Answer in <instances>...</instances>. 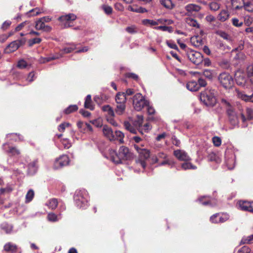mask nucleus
I'll list each match as a JSON object with an SVG mask.
<instances>
[{"label": "nucleus", "mask_w": 253, "mask_h": 253, "mask_svg": "<svg viewBox=\"0 0 253 253\" xmlns=\"http://www.w3.org/2000/svg\"><path fill=\"white\" fill-rule=\"evenodd\" d=\"M111 154V160L116 164H121L122 160H128L132 157V154L129 149L125 146L120 147L118 153L113 151Z\"/></svg>", "instance_id": "f257e3e1"}, {"label": "nucleus", "mask_w": 253, "mask_h": 253, "mask_svg": "<svg viewBox=\"0 0 253 253\" xmlns=\"http://www.w3.org/2000/svg\"><path fill=\"white\" fill-rule=\"evenodd\" d=\"M217 92L211 88H208L200 95V99L207 106H214L216 103Z\"/></svg>", "instance_id": "f03ea898"}, {"label": "nucleus", "mask_w": 253, "mask_h": 253, "mask_svg": "<svg viewBox=\"0 0 253 253\" xmlns=\"http://www.w3.org/2000/svg\"><path fill=\"white\" fill-rule=\"evenodd\" d=\"M133 147L139 154L136 163L144 169L146 166V160L150 157V151L145 148H141L138 144H134Z\"/></svg>", "instance_id": "7ed1b4c3"}, {"label": "nucleus", "mask_w": 253, "mask_h": 253, "mask_svg": "<svg viewBox=\"0 0 253 253\" xmlns=\"http://www.w3.org/2000/svg\"><path fill=\"white\" fill-rule=\"evenodd\" d=\"M218 80L220 84L226 89L231 88L234 84L232 77L228 73L223 72L219 74Z\"/></svg>", "instance_id": "20e7f679"}, {"label": "nucleus", "mask_w": 253, "mask_h": 253, "mask_svg": "<svg viewBox=\"0 0 253 253\" xmlns=\"http://www.w3.org/2000/svg\"><path fill=\"white\" fill-rule=\"evenodd\" d=\"M148 104L149 102L144 99L141 93H138L134 95L133 104L135 110L140 111Z\"/></svg>", "instance_id": "39448f33"}, {"label": "nucleus", "mask_w": 253, "mask_h": 253, "mask_svg": "<svg viewBox=\"0 0 253 253\" xmlns=\"http://www.w3.org/2000/svg\"><path fill=\"white\" fill-rule=\"evenodd\" d=\"M229 217L226 212H218L212 215L210 218V221L214 224L222 223L227 221Z\"/></svg>", "instance_id": "423d86ee"}, {"label": "nucleus", "mask_w": 253, "mask_h": 253, "mask_svg": "<svg viewBox=\"0 0 253 253\" xmlns=\"http://www.w3.org/2000/svg\"><path fill=\"white\" fill-rule=\"evenodd\" d=\"M186 55L188 58L196 65H199L203 62V55L199 52L193 50H187Z\"/></svg>", "instance_id": "0eeeda50"}, {"label": "nucleus", "mask_w": 253, "mask_h": 253, "mask_svg": "<svg viewBox=\"0 0 253 253\" xmlns=\"http://www.w3.org/2000/svg\"><path fill=\"white\" fill-rule=\"evenodd\" d=\"M25 39L23 38L19 40L12 42L5 48L4 52L6 53H10L16 51L20 46L25 44Z\"/></svg>", "instance_id": "6e6552de"}, {"label": "nucleus", "mask_w": 253, "mask_h": 253, "mask_svg": "<svg viewBox=\"0 0 253 253\" xmlns=\"http://www.w3.org/2000/svg\"><path fill=\"white\" fill-rule=\"evenodd\" d=\"M77 19V16L73 13H69L60 16L58 20L62 23L65 28L72 26L71 23Z\"/></svg>", "instance_id": "1a4fd4ad"}, {"label": "nucleus", "mask_w": 253, "mask_h": 253, "mask_svg": "<svg viewBox=\"0 0 253 253\" xmlns=\"http://www.w3.org/2000/svg\"><path fill=\"white\" fill-rule=\"evenodd\" d=\"M70 162L69 158L67 155H63L56 159L54 163V169H58L67 166Z\"/></svg>", "instance_id": "9d476101"}, {"label": "nucleus", "mask_w": 253, "mask_h": 253, "mask_svg": "<svg viewBox=\"0 0 253 253\" xmlns=\"http://www.w3.org/2000/svg\"><path fill=\"white\" fill-rule=\"evenodd\" d=\"M227 114L230 124L234 126H238L239 122L236 113L233 109L229 108L227 110Z\"/></svg>", "instance_id": "9b49d317"}, {"label": "nucleus", "mask_w": 253, "mask_h": 253, "mask_svg": "<svg viewBox=\"0 0 253 253\" xmlns=\"http://www.w3.org/2000/svg\"><path fill=\"white\" fill-rule=\"evenodd\" d=\"M238 204L241 210L253 212V202L241 200Z\"/></svg>", "instance_id": "f8f14e48"}, {"label": "nucleus", "mask_w": 253, "mask_h": 253, "mask_svg": "<svg viewBox=\"0 0 253 253\" xmlns=\"http://www.w3.org/2000/svg\"><path fill=\"white\" fill-rule=\"evenodd\" d=\"M174 155L180 161L188 162L191 160V158L187 154L181 150H175Z\"/></svg>", "instance_id": "ddd939ff"}, {"label": "nucleus", "mask_w": 253, "mask_h": 253, "mask_svg": "<svg viewBox=\"0 0 253 253\" xmlns=\"http://www.w3.org/2000/svg\"><path fill=\"white\" fill-rule=\"evenodd\" d=\"M35 28L37 30H43L47 32H50L52 29L50 26L45 25L44 21L40 19L36 22Z\"/></svg>", "instance_id": "4468645a"}, {"label": "nucleus", "mask_w": 253, "mask_h": 253, "mask_svg": "<svg viewBox=\"0 0 253 253\" xmlns=\"http://www.w3.org/2000/svg\"><path fill=\"white\" fill-rule=\"evenodd\" d=\"M236 92L237 96L239 98L246 101L253 103V93L251 95L246 94L244 92L240 91L239 89H236Z\"/></svg>", "instance_id": "2eb2a0df"}, {"label": "nucleus", "mask_w": 253, "mask_h": 253, "mask_svg": "<svg viewBox=\"0 0 253 253\" xmlns=\"http://www.w3.org/2000/svg\"><path fill=\"white\" fill-rule=\"evenodd\" d=\"M103 132L104 135L110 141L115 140V136L111 127L107 126H104L103 128Z\"/></svg>", "instance_id": "dca6fc26"}, {"label": "nucleus", "mask_w": 253, "mask_h": 253, "mask_svg": "<svg viewBox=\"0 0 253 253\" xmlns=\"http://www.w3.org/2000/svg\"><path fill=\"white\" fill-rule=\"evenodd\" d=\"M246 112V116L243 113H241V118L243 123H245L247 121H250L253 119V110L252 109L247 108Z\"/></svg>", "instance_id": "f3484780"}, {"label": "nucleus", "mask_w": 253, "mask_h": 253, "mask_svg": "<svg viewBox=\"0 0 253 253\" xmlns=\"http://www.w3.org/2000/svg\"><path fill=\"white\" fill-rule=\"evenodd\" d=\"M4 250L8 253H15L17 250V246L11 242L5 244L3 247Z\"/></svg>", "instance_id": "a211bd4d"}, {"label": "nucleus", "mask_w": 253, "mask_h": 253, "mask_svg": "<svg viewBox=\"0 0 253 253\" xmlns=\"http://www.w3.org/2000/svg\"><path fill=\"white\" fill-rule=\"evenodd\" d=\"M185 10L189 13L198 12L201 9V7L197 4L190 3L185 6Z\"/></svg>", "instance_id": "6ab92c4d"}, {"label": "nucleus", "mask_w": 253, "mask_h": 253, "mask_svg": "<svg viewBox=\"0 0 253 253\" xmlns=\"http://www.w3.org/2000/svg\"><path fill=\"white\" fill-rule=\"evenodd\" d=\"M190 42L194 46L199 47L204 44L202 38L199 36H194L191 38Z\"/></svg>", "instance_id": "aec40b11"}, {"label": "nucleus", "mask_w": 253, "mask_h": 253, "mask_svg": "<svg viewBox=\"0 0 253 253\" xmlns=\"http://www.w3.org/2000/svg\"><path fill=\"white\" fill-rule=\"evenodd\" d=\"M38 161L37 160H35L28 164V169L29 173L33 174L37 171L38 169Z\"/></svg>", "instance_id": "412c9836"}, {"label": "nucleus", "mask_w": 253, "mask_h": 253, "mask_svg": "<svg viewBox=\"0 0 253 253\" xmlns=\"http://www.w3.org/2000/svg\"><path fill=\"white\" fill-rule=\"evenodd\" d=\"M117 104L126 103V98L125 93L118 92L115 97Z\"/></svg>", "instance_id": "4be33fe9"}, {"label": "nucleus", "mask_w": 253, "mask_h": 253, "mask_svg": "<svg viewBox=\"0 0 253 253\" xmlns=\"http://www.w3.org/2000/svg\"><path fill=\"white\" fill-rule=\"evenodd\" d=\"M207 158L209 161L215 162L217 164H219L221 162V160L220 157L213 152L209 153Z\"/></svg>", "instance_id": "5701e85b"}, {"label": "nucleus", "mask_w": 253, "mask_h": 253, "mask_svg": "<svg viewBox=\"0 0 253 253\" xmlns=\"http://www.w3.org/2000/svg\"><path fill=\"white\" fill-rule=\"evenodd\" d=\"M186 88L191 91H196L199 90V86L197 83L194 81H191L186 84Z\"/></svg>", "instance_id": "b1692460"}, {"label": "nucleus", "mask_w": 253, "mask_h": 253, "mask_svg": "<svg viewBox=\"0 0 253 253\" xmlns=\"http://www.w3.org/2000/svg\"><path fill=\"white\" fill-rule=\"evenodd\" d=\"M127 9L132 12L143 13L147 11L146 8L142 7H138L136 5H129Z\"/></svg>", "instance_id": "393cba45"}, {"label": "nucleus", "mask_w": 253, "mask_h": 253, "mask_svg": "<svg viewBox=\"0 0 253 253\" xmlns=\"http://www.w3.org/2000/svg\"><path fill=\"white\" fill-rule=\"evenodd\" d=\"M159 23H162V19H159L158 21H154L153 20L150 19H143L142 21V23L143 25L146 26H156L158 25L159 24Z\"/></svg>", "instance_id": "a878e982"}, {"label": "nucleus", "mask_w": 253, "mask_h": 253, "mask_svg": "<svg viewBox=\"0 0 253 253\" xmlns=\"http://www.w3.org/2000/svg\"><path fill=\"white\" fill-rule=\"evenodd\" d=\"M84 107L90 110H93L94 109V105H93L92 103L91 96L90 94H88L85 97Z\"/></svg>", "instance_id": "bb28decb"}, {"label": "nucleus", "mask_w": 253, "mask_h": 253, "mask_svg": "<svg viewBox=\"0 0 253 253\" xmlns=\"http://www.w3.org/2000/svg\"><path fill=\"white\" fill-rule=\"evenodd\" d=\"M246 55L242 52H237L235 56L233 58V60H235L237 63L243 62L246 59Z\"/></svg>", "instance_id": "cd10ccee"}, {"label": "nucleus", "mask_w": 253, "mask_h": 253, "mask_svg": "<svg viewBox=\"0 0 253 253\" xmlns=\"http://www.w3.org/2000/svg\"><path fill=\"white\" fill-rule=\"evenodd\" d=\"M229 17V14L228 11L222 10L219 14H218L217 18L221 22H224Z\"/></svg>", "instance_id": "c85d7f7f"}, {"label": "nucleus", "mask_w": 253, "mask_h": 253, "mask_svg": "<svg viewBox=\"0 0 253 253\" xmlns=\"http://www.w3.org/2000/svg\"><path fill=\"white\" fill-rule=\"evenodd\" d=\"M161 4L165 7L169 9H172L175 7V4L171 0H160Z\"/></svg>", "instance_id": "c756f323"}, {"label": "nucleus", "mask_w": 253, "mask_h": 253, "mask_svg": "<svg viewBox=\"0 0 253 253\" xmlns=\"http://www.w3.org/2000/svg\"><path fill=\"white\" fill-rule=\"evenodd\" d=\"M126 103L117 104L115 112L119 115L123 114L126 110Z\"/></svg>", "instance_id": "7c9ffc66"}, {"label": "nucleus", "mask_w": 253, "mask_h": 253, "mask_svg": "<svg viewBox=\"0 0 253 253\" xmlns=\"http://www.w3.org/2000/svg\"><path fill=\"white\" fill-rule=\"evenodd\" d=\"M243 8L248 12H253V0H245V3Z\"/></svg>", "instance_id": "2f4dec72"}, {"label": "nucleus", "mask_w": 253, "mask_h": 253, "mask_svg": "<svg viewBox=\"0 0 253 253\" xmlns=\"http://www.w3.org/2000/svg\"><path fill=\"white\" fill-rule=\"evenodd\" d=\"M198 201L203 206H208L211 205V202L208 197L202 196L199 197L198 199Z\"/></svg>", "instance_id": "473e14b6"}, {"label": "nucleus", "mask_w": 253, "mask_h": 253, "mask_svg": "<svg viewBox=\"0 0 253 253\" xmlns=\"http://www.w3.org/2000/svg\"><path fill=\"white\" fill-rule=\"evenodd\" d=\"M102 109L104 112H107L110 117L115 116V112L113 108L109 105H104L102 107Z\"/></svg>", "instance_id": "72a5a7b5"}, {"label": "nucleus", "mask_w": 253, "mask_h": 253, "mask_svg": "<svg viewBox=\"0 0 253 253\" xmlns=\"http://www.w3.org/2000/svg\"><path fill=\"white\" fill-rule=\"evenodd\" d=\"M8 148L7 152L12 156H18L21 154L20 150L15 147L9 146Z\"/></svg>", "instance_id": "f704fd0d"}, {"label": "nucleus", "mask_w": 253, "mask_h": 253, "mask_svg": "<svg viewBox=\"0 0 253 253\" xmlns=\"http://www.w3.org/2000/svg\"><path fill=\"white\" fill-rule=\"evenodd\" d=\"M186 23L192 27L200 28V25L198 23L197 20L192 18H187L186 19Z\"/></svg>", "instance_id": "c9c22d12"}, {"label": "nucleus", "mask_w": 253, "mask_h": 253, "mask_svg": "<svg viewBox=\"0 0 253 253\" xmlns=\"http://www.w3.org/2000/svg\"><path fill=\"white\" fill-rule=\"evenodd\" d=\"M253 243V234L248 236H244L242 238L240 244H251Z\"/></svg>", "instance_id": "e433bc0d"}, {"label": "nucleus", "mask_w": 253, "mask_h": 253, "mask_svg": "<svg viewBox=\"0 0 253 253\" xmlns=\"http://www.w3.org/2000/svg\"><path fill=\"white\" fill-rule=\"evenodd\" d=\"M115 136V140H117L119 141L120 143H123L124 141V134L121 131L117 130L116 131L114 134Z\"/></svg>", "instance_id": "4c0bfd02"}, {"label": "nucleus", "mask_w": 253, "mask_h": 253, "mask_svg": "<svg viewBox=\"0 0 253 253\" xmlns=\"http://www.w3.org/2000/svg\"><path fill=\"white\" fill-rule=\"evenodd\" d=\"M235 80L237 84L243 86L246 83V78L243 75L236 76Z\"/></svg>", "instance_id": "58836bf2"}, {"label": "nucleus", "mask_w": 253, "mask_h": 253, "mask_svg": "<svg viewBox=\"0 0 253 253\" xmlns=\"http://www.w3.org/2000/svg\"><path fill=\"white\" fill-rule=\"evenodd\" d=\"M78 109V107L76 105H71L65 109L64 112L66 114H69L73 112H76Z\"/></svg>", "instance_id": "ea45409f"}, {"label": "nucleus", "mask_w": 253, "mask_h": 253, "mask_svg": "<svg viewBox=\"0 0 253 253\" xmlns=\"http://www.w3.org/2000/svg\"><path fill=\"white\" fill-rule=\"evenodd\" d=\"M47 205L50 209L52 210L55 209L58 205L57 199L55 198L50 199Z\"/></svg>", "instance_id": "a19ab883"}, {"label": "nucleus", "mask_w": 253, "mask_h": 253, "mask_svg": "<svg viewBox=\"0 0 253 253\" xmlns=\"http://www.w3.org/2000/svg\"><path fill=\"white\" fill-rule=\"evenodd\" d=\"M181 168L183 169H197V167L192 165L191 163L185 162L182 164Z\"/></svg>", "instance_id": "79ce46f5"}, {"label": "nucleus", "mask_w": 253, "mask_h": 253, "mask_svg": "<svg viewBox=\"0 0 253 253\" xmlns=\"http://www.w3.org/2000/svg\"><path fill=\"white\" fill-rule=\"evenodd\" d=\"M247 73L250 78L251 82L253 84V65H250L247 68Z\"/></svg>", "instance_id": "37998d69"}, {"label": "nucleus", "mask_w": 253, "mask_h": 253, "mask_svg": "<svg viewBox=\"0 0 253 253\" xmlns=\"http://www.w3.org/2000/svg\"><path fill=\"white\" fill-rule=\"evenodd\" d=\"M34 196V192L33 190H29L26 195V202L29 203L31 202Z\"/></svg>", "instance_id": "c03bdc74"}, {"label": "nucleus", "mask_w": 253, "mask_h": 253, "mask_svg": "<svg viewBox=\"0 0 253 253\" xmlns=\"http://www.w3.org/2000/svg\"><path fill=\"white\" fill-rule=\"evenodd\" d=\"M76 48V45L74 44H71L70 46L65 47L62 50L64 53H69L72 52Z\"/></svg>", "instance_id": "a18cd8bd"}, {"label": "nucleus", "mask_w": 253, "mask_h": 253, "mask_svg": "<svg viewBox=\"0 0 253 253\" xmlns=\"http://www.w3.org/2000/svg\"><path fill=\"white\" fill-rule=\"evenodd\" d=\"M126 31L130 34H134L137 33L138 29L136 26L132 25L131 26L127 27L126 28Z\"/></svg>", "instance_id": "49530a36"}, {"label": "nucleus", "mask_w": 253, "mask_h": 253, "mask_svg": "<svg viewBox=\"0 0 253 253\" xmlns=\"http://www.w3.org/2000/svg\"><path fill=\"white\" fill-rule=\"evenodd\" d=\"M216 33L220 37H221V38H222L223 39H224L227 41L231 40L230 36L227 33H226L225 32H224L222 31H218L216 32Z\"/></svg>", "instance_id": "de8ad7c7"}, {"label": "nucleus", "mask_w": 253, "mask_h": 253, "mask_svg": "<svg viewBox=\"0 0 253 253\" xmlns=\"http://www.w3.org/2000/svg\"><path fill=\"white\" fill-rule=\"evenodd\" d=\"M203 75L209 80H211L213 78L212 71L209 69L205 70L203 72Z\"/></svg>", "instance_id": "09e8293b"}, {"label": "nucleus", "mask_w": 253, "mask_h": 253, "mask_svg": "<svg viewBox=\"0 0 253 253\" xmlns=\"http://www.w3.org/2000/svg\"><path fill=\"white\" fill-rule=\"evenodd\" d=\"M17 66L18 68L23 69L26 68L28 66V65L25 60L21 59L18 62Z\"/></svg>", "instance_id": "8fccbe9b"}, {"label": "nucleus", "mask_w": 253, "mask_h": 253, "mask_svg": "<svg viewBox=\"0 0 253 253\" xmlns=\"http://www.w3.org/2000/svg\"><path fill=\"white\" fill-rule=\"evenodd\" d=\"M233 25L237 27H240L242 26L243 22L237 18H233L231 20Z\"/></svg>", "instance_id": "3c124183"}, {"label": "nucleus", "mask_w": 253, "mask_h": 253, "mask_svg": "<svg viewBox=\"0 0 253 253\" xmlns=\"http://www.w3.org/2000/svg\"><path fill=\"white\" fill-rule=\"evenodd\" d=\"M47 219L49 221L56 222L58 220L57 215L53 212H50L47 215Z\"/></svg>", "instance_id": "603ef678"}, {"label": "nucleus", "mask_w": 253, "mask_h": 253, "mask_svg": "<svg viewBox=\"0 0 253 253\" xmlns=\"http://www.w3.org/2000/svg\"><path fill=\"white\" fill-rule=\"evenodd\" d=\"M102 8L107 15H110L112 13L113 9L110 6L104 4L102 6Z\"/></svg>", "instance_id": "864d4df0"}, {"label": "nucleus", "mask_w": 253, "mask_h": 253, "mask_svg": "<svg viewBox=\"0 0 253 253\" xmlns=\"http://www.w3.org/2000/svg\"><path fill=\"white\" fill-rule=\"evenodd\" d=\"M197 85L199 86V89L202 87H205L207 85L206 81L202 78H199L198 80Z\"/></svg>", "instance_id": "5fc2aeb1"}, {"label": "nucleus", "mask_w": 253, "mask_h": 253, "mask_svg": "<svg viewBox=\"0 0 253 253\" xmlns=\"http://www.w3.org/2000/svg\"><path fill=\"white\" fill-rule=\"evenodd\" d=\"M124 126H125V128L129 130L130 132L133 133H135L136 131L135 129L133 128V127L131 125V124L128 122H125L124 123Z\"/></svg>", "instance_id": "6e6d98bb"}, {"label": "nucleus", "mask_w": 253, "mask_h": 253, "mask_svg": "<svg viewBox=\"0 0 253 253\" xmlns=\"http://www.w3.org/2000/svg\"><path fill=\"white\" fill-rule=\"evenodd\" d=\"M42 42V39L39 38H36L31 39L29 41L28 43L29 46H32L34 44L40 43Z\"/></svg>", "instance_id": "4d7b16f0"}, {"label": "nucleus", "mask_w": 253, "mask_h": 253, "mask_svg": "<svg viewBox=\"0 0 253 253\" xmlns=\"http://www.w3.org/2000/svg\"><path fill=\"white\" fill-rule=\"evenodd\" d=\"M209 6L210 9L213 11L217 10L220 7L219 4L214 1L211 2L209 4Z\"/></svg>", "instance_id": "13d9d810"}, {"label": "nucleus", "mask_w": 253, "mask_h": 253, "mask_svg": "<svg viewBox=\"0 0 253 253\" xmlns=\"http://www.w3.org/2000/svg\"><path fill=\"white\" fill-rule=\"evenodd\" d=\"M167 157V154H165L163 152H160L158 154L157 156H156L155 159L153 158V159L155 160L156 163H157L159 161V159H166Z\"/></svg>", "instance_id": "bf43d9fd"}, {"label": "nucleus", "mask_w": 253, "mask_h": 253, "mask_svg": "<svg viewBox=\"0 0 253 253\" xmlns=\"http://www.w3.org/2000/svg\"><path fill=\"white\" fill-rule=\"evenodd\" d=\"M244 48V42L243 41H241L240 43L238 45V46L232 49V53H233L234 52H241V51Z\"/></svg>", "instance_id": "052dcab7"}, {"label": "nucleus", "mask_w": 253, "mask_h": 253, "mask_svg": "<svg viewBox=\"0 0 253 253\" xmlns=\"http://www.w3.org/2000/svg\"><path fill=\"white\" fill-rule=\"evenodd\" d=\"M212 140L214 146L218 147L221 145V140L220 137L218 136H214L212 137Z\"/></svg>", "instance_id": "680f3d73"}, {"label": "nucleus", "mask_w": 253, "mask_h": 253, "mask_svg": "<svg viewBox=\"0 0 253 253\" xmlns=\"http://www.w3.org/2000/svg\"><path fill=\"white\" fill-rule=\"evenodd\" d=\"M125 77L127 78H131L135 81H138L139 79L138 75L133 73H126L125 74Z\"/></svg>", "instance_id": "e2e57ef3"}, {"label": "nucleus", "mask_w": 253, "mask_h": 253, "mask_svg": "<svg viewBox=\"0 0 253 253\" xmlns=\"http://www.w3.org/2000/svg\"><path fill=\"white\" fill-rule=\"evenodd\" d=\"M253 22V18L248 16H246L244 17V24L247 26H250Z\"/></svg>", "instance_id": "0e129e2a"}, {"label": "nucleus", "mask_w": 253, "mask_h": 253, "mask_svg": "<svg viewBox=\"0 0 253 253\" xmlns=\"http://www.w3.org/2000/svg\"><path fill=\"white\" fill-rule=\"evenodd\" d=\"M13 190L12 188L10 186H7L5 188H2L0 189V194H3L5 193H10Z\"/></svg>", "instance_id": "69168bd1"}, {"label": "nucleus", "mask_w": 253, "mask_h": 253, "mask_svg": "<svg viewBox=\"0 0 253 253\" xmlns=\"http://www.w3.org/2000/svg\"><path fill=\"white\" fill-rule=\"evenodd\" d=\"M251 249L247 246H244L240 249L237 253H250Z\"/></svg>", "instance_id": "338daca9"}, {"label": "nucleus", "mask_w": 253, "mask_h": 253, "mask_svg": "<svg viewBox=\"0 0 253 253\" xmlns=\"http://www.w3.org/2000/svg\"><path fill=\"white\" fill-rule=\"evenodd\" d=\"M55 59H56V57H55V56H49V57L42 58L40 60V62L44 63L48 62L49 61L53 60Z\"/></svg>", "instance_id": "774afa93"}]
</instances>
